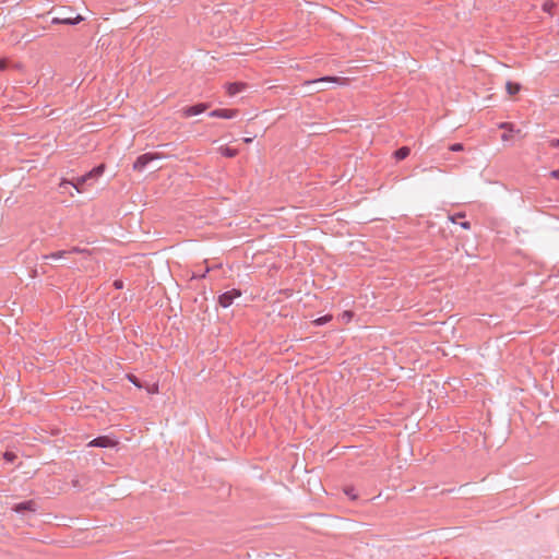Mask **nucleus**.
<instances>
[{"mask_svg":"<svg viewBox=\"0 0 559 559\" xmlns=\"http://www.w3.org/2000/svg\"><path fill=\"white\" fill-rule=\"evenodd\" d=\"M84 21L81 14H73L72 9L63 10L60 15L52 17L51 24L76 25Z\"/></svg>","mask_w":559,"mask_h":559,"instance_id":"f257e3e1","label":"nucleus"},{"mask_svg":"<svg viewBox=\"0 0 559 559\" xmlns=\"http://www.w3.org/2000/svg\"><path fill=\"white\" fill-rule=\"evenodd\" d=\"M163 155L158 153L148 152L138 156L133 163V169L136 171H143L152 162L162 159Z\"/></svg>","mask_w":559,"mask_h":559,"instance_id":"f03ea898","label":"nucleus"},{"mask_svg":"<svg viewBox=\"0 0 559 559\" xmlns=\"http://www.w3.org/2000/svg\"><path fill=\"white\" fill-rule=\"evenodd\" d=\"M241 296V290L238 288H233L230 290H226L218 296V305L222 308H228L233 305L236 298Z\"/></svg>","mask_w":559,"mask_h":559,"instance_id":"7ed1b4c3","label":"nucleus"},{"mask_svg":"<svg viewBox=\"0 0 559 559\" xmlns=\"http://www.w3.org/2000/svg\"><path fill=\"white\" fill-rule=\"evenodd\" d=\"M209 107H210L209 103H199V104H195L192 106L185 107L181 110V115L185 118H190V117L198 116V115L204 112L205 110H207Z\"/></svg>","mask_w":559,"mask_h":559,"instance_id":"20e7f679","label":"nucleus"},{"mask_svg":"<svg viewBox=\"0 0 559 559\" xmlns=\"http://www.w3.org/2000/svg\"><path fill=\"white\" fill-rule=\"evenodd\" d=\"M117 442L108 436H99L87 443V447L95 448H114Z\"/></svg>","mask_w":559,"mask_h":559,"instance_id":"39448f33","label":"nucleus"},{"mask_svg":"<svg viewBox=\"0 0 559 559\" xmlns=\"http://www.w3.org/2000/svg\"><path fill=\"white\" fill-rule=\"evenodd\" d=\"M37 503L34 500H26L13 506L12 510L17 514H24L25 512L35 513L37 511Z\"/></svg>","mask_w":559,"mask_h":559,"instance_id":"423d86ee","label":"nucleus"},{"mask_svg":"<svg viewBox=\"0 0 559 559\" xmlns=\"http://www.w3.org/2000/svg\"><path fill=\"white\" fill-rule=\"evenodd\" d=\"M239 114L238 109H214L209 112L212 118L233 119Z\"/></svg>","mask_w":559,"mask_h":559,"instance_id":"0eeeda50","label":"nucleus"},{"mask_svg":"<svg viewBox=\"0 0 559 559\" xmlns=\"http://www.w3.org/2000/svg\"><path fill=\"white\" fill-rule=\"evenodd\" d=\"M346 79L340 78V76H322V78H319V79H316V80L307 81L306 84H308V85H311V84H325V83H337V84H340L341 82H343Z\"/></svg>","mask_w":559,"mask_h":559,"instance_id":"6e6552de","label":"nucleus"},{"mask_svg":"<svg viewBox=\"0 0 559 559\" xmlns=\"http://www.w3.org/2000/svg\"><path fill=\"white\" fill-rule=\"evenodd\" d=\"M104 170H105V165H103V164L98 165V166L94 167L92 170L84 174L82 176V181H88L91 179H96L103 175Z\"/></svg>","mask_w":559,"mask_h":559,"instance_id":"1a4fd4ad","label":"nucleus"},{"mask_svg":"<svg viewBox=\"0 0 559 559\" xmlns=\"http://www.w3.org/2000/svg\"><path fill=\"white\" fill-rule=\"evenodd\" d=\"M246 87H247V84L242 83V82L229 83L227 85V93L229 96H235V95L241 93L242 91H245Z\"/></svg>","mask_w":559,"mask_h":559,"instance_id":"9d476101","label":"nucleus"},{"mask_svg":"<svg viewBox=\"0 0 559 559\" xmlns=\"http://www.w3.org/2000/svg\"><path fill=\"white\" fill-rule=\"evenodd\" d=\"M86 181H82V176L76 179V181L66 180L63 179L59 187L60 189H67L69 186L73 187L78 192H81L80 186L85 183Z\"/></svg>","mask_w":559,"mask_h":559,"instance_id":"9b49d317","label":"nucleus"},{"mask_svg":"<svg viewBox=\"0 0 559 559\" xmlns=\"http://www.w3.org/2000/svg\"><path fill=\"white\" fill-rule=\"evenodd\" d=\"M409 153L411 148L408 146H402L394 152V157L396 160H403L409 155Z\"/></svg>","mask_w":559,"mask_h":559,"instance_id":"f8f14e48","label":"nucleus"},{"mask_svg":"<svg viewBox=\"0 0 559 559\" xmlns=\"http://www.w3.org/2000/svg\"><path fill=\"white\" fill-rule=\"evenodd\" d=\"M67 255H68V250H59L56 252H51L49 254H45L41 257V259L43 260H49V259L57 260V259L66 258Z\"/></svg>","mask_w":559,"mask_h":559,"instance_id":"ddd939ff","label":"nucleus"},{"mask_svg":"<svg viewBox=\"0 0 559 559\" xmlns=\"http://www.w3.org/2000/svg\"><path fill=\"white\" fill-rule=\"evenodd\" d=\"M506 90L509 95H515L521 91V85L515 82L508 81L506 84Z\"/></svg>","mask_w":559,"mask_h":559,"instance_id":"4468645a","label":"nucleus"},{"mask_svg":"<svg viewBox=\"0 0 559 559\" xmlns=\"http://www.w3.org/2000/svg\"><path fill=\"white\" fill-rule=\"evenodd\" d=\"M219 152L225 157H235L238 154V150L229 146L219 147Z\"/></svg>","mask_w":559,"mask_h":559,"instance_id":"2eb2a0df","label":"nucleus"},{"mask_svg":"<svg viewBox=\"0 0 559 559\" xmlns=\"http://www.w3.org/2000/svg\"><path fill=\"white\" fill-rule=\"evenodd\" d=\"M332 318H333L332 314H325V316L319 317L313 321V324L317 326L324 325L328 322H330L332 320Z\"/></svg>","mask_w":559,"mask_h":559,"instance_id":"dca6fc26","label":"nucleus"},{"mask_svg":"<svg viewBox=\"0 0 559 559\" xmlns=\"http://www.w3.org/2000/svg\"><path fill=\"white\" fill-rule=\"evenodd\" d=\"M72 253H78V254H90L91 251L86 248H81V247H72L71 249L68 250V255L69 254H72Z\"/></svg>","mask_w":559,"mask_h":559,"instance_id":"f3484780","label":"nucleus"},{"mask_svg":"<svg viewBox=\"0 0 559 559\" xmlns=\"http://www.w3.org/2000/svg\"><path fill=\"white\" fill-rule=\"evenodd\" d=\"M127 379L129 382H131L132 384H134L136 388L141 389L142 388V383L141 381L139 380L138 377H135L134 374L132 373H128L127 374Z\"/></svg>","mask_w":559,"mask_h":559,"instance_id":"a211bd4d","label":"nucleus"},{"mask_svg":"<svg viewBox=\"0 0 559 559\" xmlns=\"http://www.w3.org/2000/svg\"><path fill=\"white\" fill-rule=\"evenodd\" d=\"M16 457H17V455L12 451H5L3 453V459L10 463L14 462L16 460Z\"/></svg>","mask_w":559,"mask_h":559,"instance_id":"6ab92c4d","label":"nucleus"},{"mask_svg":"<svg viewBox=\"0 0 559 559\" xmlns=\"http://www.w3.org/2000/svg\"><path fill=\"white\" fill-rule=\"evenodd\" d=\"M463 217H465V213H463V212H459V213H456V214H454V215L450 216L449 218H450V221H451L452 223H454V224H459V223H462V219H459V218H463Z\"/></svg>","mask_w":559,"mask_h":559,"instance_id":"aec40b11","label":"nucleus"},{"mask_svg":"<svg viewBox=\"0 0 559 559\" xmlns=\"http://www.w3.org/2000/svg\"><path fill=\"white\" fill-rule=\"evenodd\" d=\"M555 5L556 4L552 1H550V0L545 1L543 3V11L546 12V13H551V10H552V8H555Z\"/></svg>","mask_w":559,"mask_h":559,"instance_id":"412c9836","label":"nucleus"},{"mask_svg":"<svg viewBox=\"0 0 559 559\" xmlns=\"http://www.w3.org/2000/svg\"><path fill=\"white\" fill-rule=\"evenodd\" d=\"M353 318V312L352 311H344L342 314H341V319L343 322L345 323H348Z\"/></svg>","mask_w":559,"mask_h":559,"instance_id":"4be33fe9","label":"nucleus"},{"mask_svg":"<svg viewBox=\"0 0 559 559\" xmlns=\"http://www.w3.org/2000/svg\"><path fill=\"white\" fill-rule=\"evenodd\" d=\"M464 150V146L462 143H453L449 146V151L451 152H461Z\"/></svg>","mask_w":559,"mask_h":559,"instance_id":"5701e85b","label":"nucleus"},{"mask_svg":"<svg viewBox=\"0 0 559 559\" xmlns=\"http://www.w3.org/2000/svg\"><path fill=\"white\" fill-rule=\"evenodd\" d=\"M499 129H504V130H508L510 132H513L514 131V126L510 122H501L499 123Z\"/></svg>","mask_w":559,"mask_h":559,"instance_id":"b1692460","label":"nucleus"},{"mask_svg":"<svg viewBox=\"0 0 559 559\" xmlns=\"http://www.w3.org/2000/svg\"><path fill=\"white\" fill-rule=\"evenodd\" d=\"M354 491H355V489H354V488H347V489H345V493H346V496H348L352 500H354V499H356V498H357V496H356V493H355Z\"/></svg>","mask_w":559,"mask_h":559,"instance_id":"393cba45","label":"nucleus"},{"mask_svg":"<svg viewBox=\"0 0 559 559\" xmlns=\"http://www.w3.org/2000/svg\"><path fill=\"white\" fill-rule=\"evenodd\" d=\"M114 287H115L116 289H122V288H123V282H122L121 280H116V281L114 282Z\"/></svg>","mask_w":559,"mask_h":559,"instance_id":"a878e982","label":"nucleus"},{"mask_svg":"<svg viewBox=\"0 0 559 559\" xmlns=\"http://www.w3.org/2000/svg\"><path fill=\"white\" fill-rule=\"evenodd\" d=\"M549 145L554 148L559 147V139L550 140Z\"/></svg>","mask_w":559,"mask_h":559,"instance_id":"bb28decb","label":"nucleus"},{"mask_svg":"<svg viewBox=\"0 0 559 559\" xmlns=\"http://www.w3.org/2000/svg\"><path fill=\"white\" fill-rule=\"evenodd\" d=\"M459 225L463 228V229H471V223L467 222V221H464L462 223H459Z\"/></svg>","mask_w":559,"mask_h":559,"instance_id":"cd10ccee","label":"nucleus"},{"mask_svg":"<svg viewBox=\"0 0 559 559\" xmlns=\"http://www.w3.org/2000/svg\"><path fill=\"white\" fill-rule=\"evenodd\" d=\"M209 272V269H206L203 273L202 272H199V275H197L195 273L193 274V278H197V277H200V278H203L205 277V274Z\"/></svg>","mask_w":559,"mask_h":559,"instance_id":"c85d7f7f","label":"nucleus"},{"mask_svg":"<svg viewBox=\"0 0 559 559\" xmlns=\"http://www.w3.org/2000/svg\"><path fill=\"white\" fill-rule=\"evenodd\" d=\"M209 272V269H206L203 273L202 272H199V275H197L195 273L193 274V278H197V277H200V278H203L205 277V274Z\"/></svg>","mask_w":559,"mask_h":559,"instance_id":"c756f323","label":"nucleus"},{"mask_svg":"<svg viewBox=\"0 0 559 559\" xmlns=\"http://www.w3.org/2000/svg\"><path fill=\"white\" fill-rule=\"evenodd\" d=\"M550 176H551L552 178H557V179H558V178H559V169L552 170V171L550 173Z\"/></svg>","mask_w":559,"mask_h":559,"instance_id":"7c9ffc66","label":"nucleus"},{"mask_svg":"<svg viewBox=\"0 0 559 559\" xmlns=\"http://www.w3.org/2000/svg\"><path fill=\"white\" fill-rule=\"evenodd\" d=\"M509 138H510V135H509L508 133H503V134L501 135V140H502V141H508V140H509Z\"/></svg>","mask_w":559,"mask_h":559,"instance_id":"2f4dec72","label":"nucleus"},{"mask_svg":"<svg viewBox=\"0 0 559 559\" xmlns=\"http://www.w3.org/2000/svg\"><path fill=\"white\" fill-rule=\"evenodd\" d=\"M252 141H253V138H245L243 139L245 143H251Z\"/></svg>","mask_w":559,"mask_h":559,"instance_id":"473e14b6","label":"nucleus"},{"mask_svg":"<svg viewBox=\"0 0 559 559\" xmlns=\"http://www.w3.org/2000/svg\"><path fill=\"white\" fill-rule=\"evenodd\" d=\"M4 67H5L4 61H3V60H0V69L2 70V69H4Z\"/></svg>","mask_w":559,"mask_h":559,"instance_id":"72a5a7b5","label":"nucleus"}]
</instances>
